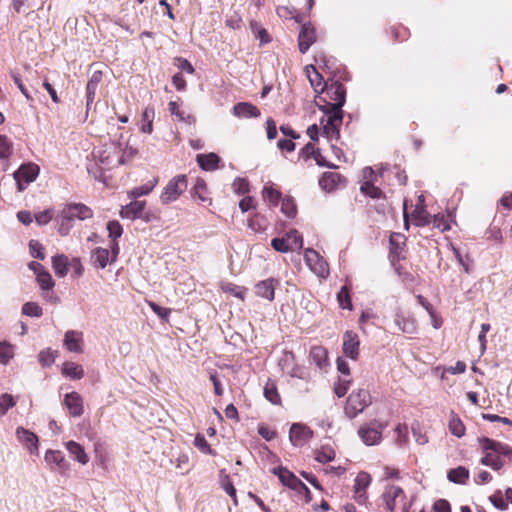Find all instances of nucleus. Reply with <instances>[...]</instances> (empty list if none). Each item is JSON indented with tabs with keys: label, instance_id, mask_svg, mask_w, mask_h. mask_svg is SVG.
Returning a JSON list of instances; mask_svg holds the SVG:
<instances>
[{
	"label": "nucleus",
	"instance_id": "obj_59",
	"mask_svg": "<svg viewBox=\"0 0 512 512\" xmlns=\"http://www.w3.org/2000/svg\"><path fill=\"white\" fill-rule=\"evenodd\" d=\"M194 445L199 450H201L203 453L212 454V449L210 448L206 438L203 435H201V434L196 435V437L194 439Z\"/></svg>",
	"mask_w": 512,
	"mask_h": 512
},
{
	"label": "nucleus",
	"instance_id": "obj_5",
	"mask_svg": "<svg viewBox=\"0 0 512 512\" xmlns=\"http://www.w3.org/2000/svg\"><path fill=\"white\" fill-rule=\"evenodd\" d=\"M186 189V175H177L167 183L160 196V200L163 204H168L173 201H176Z\"/></svg>",
	"mask_w": 512,
	"mask_h": 512
},
{
	"label": "nucleus",
	"instance_id": "obj_38",
	"mask_svg": "<svg viewBox=\"0 0 512 512\" xmlns=\"http://www.w3.org/2000/svg\"><path fill=\"white\" fill-rule=\"evenodd\" d=\"M306 73L310 84L317 91V87L321 86L324 81L322 74L313 65L306 67Z\"/></svg>",
	"mask_w": 512,
	"mask_h": 512
},
{
	"label": "nucleus",
	"instance_id": "obj_48",
	"mask_svg": "<svg viewBox=\"0 0 512 512\" xmlns=\"http://www.w3.org/2000/svg\"><path fill=\"white\" fill-rule=\"evenodd\" d=\"M281 211L288 217L294 218L297 213V208L292 198H286L282 201Z\"/></svg>",
	"mask_w": 512,
	"mask_h": 512
},
{
	"label": "nucleus",
	"instance_id": "obj_57",
	"mask_svg": "<svg viewBox=\"0 0 512 512\" xmlns=\"http://www.w3.org/2000/svg\"><path fill=\"white\" fill-rule=\"evenodd\" d=\"M149 307L151 310L162 320H165L169 317L171 309L162 307L155 302H148Z\"/></svg>",
	"mask_w": 512,
	"mask_h": 512
},
{
	"label": "nucleus",
	"instance_id": "obj_40",
	"mask_svg": "<svg viewBox=\"0 0 512 512\" xmlns=\"http://www.w3.org/2000/svg\"><path fill=\"white\" fill-rule=\"evenodd\" d=\"M265 398L274 405L281 403L280 395L274 383H267L264 387Z\"/></svg>",
	"mask_w": 512,
	"mask_h": 512
},
{
	"label": "nucleus",
	"instance_id": "obj_61",
	"mask_svg": "<svg viewBox=\"0 0 512 512\" xmlns=\"http://www.w3.org/2000/svg\"><path fill=\"white\" fill-rule=\"evenodd\" d=\"M351 381L346 379H339L338 383L334 387V392L337 397L341 398L347 393Z\"/></svg>",
	"mask_w": 512,
	"mask_h": 512
},
{
	"label": "nucleus",
	"instance_id": "obj_11",
	"mask_svg": "<svg viewBox=\"0 0 512 512\" xmlns=\"http://www.w3.org/2000/svg\"><path fill=\"white\" fill-rule=\"evenodd\" d=\"M44 460L52 471H57L61 474H65L70 468L69 462L59 450H47Z\"/></svg>",
	"mask_w": 512,
	"mask_h": 512
},
{
	"label": "nucleus",
	"instance_id": "obj_53",
	"mask_svg": "<svg viewBox=\"0 0 512 512\" xmlns=\"http://www.w3.org/2000/svg\"><path fill=\"white\" fill-rule=\"evenodd\" d=\"M233 191L243 195L249 191V182L245 178L237 177L232 184Z\"/></svg>",
	"mask_w": 512,
	"mask_h": 512
},
{
	"label": "nucleus",
	"instance_id": "obj_35",
	"mask_svg": "<svg viewBox=\"0 0 512 512\" xmlns=\"http://www.w3.org/2000/svg\"><path fill=\"white\" fill-rule=\"evenodd\" d=\"M374 179L366 180L360 187V191L373 199H378L383 195L380 188L376 187L373 183Z\"/></svg>",
	"mask_w": 512,
	"mask_h": 512
},
{
	"label": "nucleus",
	"instance_id": "obj_24",
	"mask_svg": "<svg viewBox=\"0 0 512 512\" xmlns=\"http://www.w3.org/2000/svg\"><path fill=\"white\" fill-rule=\"evenodd\" d=\"M220 157L211 152L208 154H197L196 162L202 170L205 171H214L218 168V164L220 162Z\"/></svg>",
	"mask_w": 512,
	"mask_h": 512
},
{
	"label": "nucleus",
	"instance_id": "obj_64",
	"mask_svg": "<svg viewBox=\"0 0 512 512\" xmlns=\"http://www.w3.org/2000/svg\"><path fill=\"white\" fill-rule=\"evenodd\" d=\"M175 62H176V65L177 67L188 73V74H192L194 72V68L192 66V64L185 58H182V57H177L175 58Z\"/></svg>",
	"mask_w": 512,
	"mask_h": 512
},
{
	"label": "nucleus",
	"instance_id": "obj_49",
	"mask_svg": "<svg viewBox=\"0 0 512 512\" xmlns=\"http://www.w3.org/2000/svg\"><path fill=\"white\" fill-rule=\"evenodd\" d=\"M271 246L274 250L281 253H287L291 250V244L288 242V240L285 239V237L279 238H273L271 240Z\"/></svg>",
	"mask_w": 512,
	"mask_h": 512
},
{
	"label": "nucleus",
	"instance_id": "obj_63",
	"mask_svg": "<svg viewBox=\"0 0 512 512\" xmlns=\"http://www.w3.org/2000/svg\"><path fill=\"white\" fill-rule=\"evenodd\" d=\"M222 487L226 491V493L233 499L234 503L237 504L236 490L232 482L230 481L228 475H225L224 479L222 480Z\"/></svg>",
	"mask_w": 512,
	"mask_h": 512
},
{
	"label": "nucleus",
	"instance_id": "obj_44",
	"mask_svg": "<svg viewBox=\"0 0 512 512\" xmlns=\"http://www.w3.org/2000/svg\"><path fill=\"white\" fill-rule=\"evenodd\" d=\"M22 314L28 317H41L42 308L36 302H27L22 306Z\"/></svg>",
	"mask_w": 512,
	"mask_h": 512
},
{
	"label": "nucleus",
	"instance_id": "obj_15",
	"mask_svg": "<svg viewBox=\"0 0 512 512\" xmlns=\"http://www.w3.org/2000/svg\"><path fill=\"white\" fill-rule=\"evenodd\" d=\"M16 437L31 454H38V437L35 433L23 427H18L16 429Z\"/></svg>",
	"mask_w": 512,
	"mask_h": 512
},
{
	"label": "nucleus",
	"instance_id": "obj_1",
	"mask_svg": "<svg viewBox=\"0 0 512 512\" xmlns=\"http://www.w3.org/2000/svg\"><path fill=\"white\" fill-rule=\"evenodd\" d=\"M479 442L484 452L480 462L493 470L498 471L504 466L501 456L510 457L512 455V447L505 443L487 437L479 439Z\"/></svg>",
	"mask_w": 512,
	"mask_h": 512
},
{
	"label": "nucleus",
	"instance_id": "obj_52",
	"mask_svg": "<svg viewBox=\"0 0 512 512\" xmlns=\"http://www.w3.org/2000/svg\"><path fill=\"white\" fill-rule=\"evenodd\" d=\"M107 230L109 232V237L114 241L120 238L123 233V228L121 224L116 220L109 221L107 223Z\"/></svg>",
	"mask_w": 512,
	"mask_h": 512
},
{
	"label": "nucleus",
	"instance_id": "obj_18",
	"mask_svg": "<svg viewBox=\"0 0 512 512\" xmlns=\"http://www.w3.org/2000/svg\"><path fill=\"white\" fill-rule=\"evenodd\" d=\"M102 71L95 70L92 72V74L89 77V80L86 85V109L87 112L89 111L91 105L94 102L96 91L98 89L99 84L102 81Z\"/></svg>",
	"mask_w": 512,
	"mask_h": 512
},
{
	"label": "nucleus",
	"instance_id": "obj_9",
	"mask_svg": "<svg viewBox=\"0 0 512 512\" xmlns=\"http://www.w3.org/2000/svg\"><path fill=\"white\" fill-rule=\"evenodd\" d=\"M272 472L279 477L280 481L284 485L298 490L300 493H304L307 501L311 500L308 487L303 482H301L292 472L283 467L274 468Z\"/></svg>",
	"mask_w": 512,
	"mask_h": 512
},
{
	"label": "nucleus",
	"instance_id": "obj_58",
	"mask_svg": "<svg viewBox=\"0 0 512 512\" xmlns=\"http://www.w3.org/2000/svg\"><path fill=\"white\" fill-rule=\"evenodd\" d=\"M489 499H490L491 503L493 504V506L501 511H504L508 508V504L503 499L500 491H497L496 493L491 495L489 497Z\"/></svg>",
	"mask_w": 512,
	"mask_h": 512
},
{
	"label": "nucleus",
	"instance_id": "obj_62",
	"mask_svg": "<svg viewBox=\"0 0 512 512\" xmlns=\"http://www.w3.org/2000/svg\"><path fill=\"white\" fill-rule=\"evenodd\" d=\"M53 218V213L51 209H46L42 212H39L35 215V220L38 225L43 226L48 224Z\"/></svg>",
	"mask_w": 512,
	"mask_h": 512
},
{
	"label": "nucleus",
	"instance_id": "obj_10",
	"mask_svg": "<svg viewBox=\"0 0 512 512\" xmlns=\"http://www.w3.org/2000/svg\"><path fill=\"white\" fill-rule=\"evenodd\" d=\"M306 265L318 276L326 277L329 274L328 264L314 249L308 248L304 252Z\"/></svg>",
	"mask_w": 512,
	"mask_h": 512
},
{
	"label": "nucleus",
	"instance_id": "obj_50",
	"mask_svg": "<svg viewBox=\"0 0 512 512\" xmlns=\"http://www.w3.org/2000/svg\"><path fill=\"white\" fill-rule=\"evenodd\" d=\"M12 153V143L5 135H0V159H8Z\"/></svg>",
	"mask_w": 512,
	"mask_h": 512
},
{
	"label": "nucleus",
	"instance_id": "obj_2",
	"mask_svg": "<svg viewBox=\"0 0 512 512\" xmlns=\"http://www.w3.org/2000/svg\"><path fill=\"white\" fill-rule=\"evenodd\" d=\"M93 216V211L90 207L86 206L82 203H68L56 216V221L59 224L58 232L62 236H66L69 234L70 230L73 228L74 221L86 220Z\"/></svg>",
	"mask_w": 512,
	"mask_h": 512
},
{
	"label": "nucleus",
	"instance_id": "obj_55",
	"mask_svg": "<svg viewBox=\"0 0 512 512\" xmlns=\"http://www.w3.org/2000/svg\"><path fill=\"white\" fill-rule=\"evenodd\" d=\"M397 439L396 442L399 446H403L408 441V427L405 424H399L396 429Z\"/></svg>",
	"mask_w": 512,
	"mask_h": 512
},
{
	"label": "nucleus",
	"instance_id": "obj_8",
	"mask_svg": "<svg viewBox=\"0 0 512 512\" xmlns=\"http://www.w3.org/2000/svg\"><path fill=\"white\" fill-rule=\"evenodd\" d=\"M39 174V167L34 163L21 165L13 174L19 191L26 189L27 185L33 182Z\"/></svg>",
	"mask_w": 512,
	"mask_h": 512
},
{
	"label": "nucleus",
	"instance_id": "obj_29",
	"mask_svg": "<svg viewBox=\"0 0 512 512\" xmlns=\"http://www.w3.org/2000/svg\"><path fill=\"white\" fill-rule=\"evenodd\" d=\"M310 357L316 366L320 369L326 367L328 355L325 348L321 346H314L310 350Z\"/></svg>",
	"mask_w": 512,
	"mask_h": 512
},
{
	"label": "nucleus",
	"instance_id": "obj_21",
	"mask_svg": "<svg viewBox=\"0 0 512 512\" xmlns=\"http://www.w3.org/2000/svg\"><path fill=\"white\" fill-rule=\"evenodd\" d=\"M146 202L145 201H131L129 204L123 206L120 210V216L126 219H137L142 217Z\"/></svg>",
	"mask_w": 512,
	"mask_h": 512
},
{
	"label": "nucleus",
	"instance_id": "obj_3",
	"mask_svg": "<svg viewBox=\"0 0 512 512\" xmlns=\"http://www.w3.org/2000/svg\"><path fill=\"white\" fill-rule=\"evenodd\" d=\"M321 92L326 94L328 100L320 97V100L323 101L322 105L318 104L320 111L324 114L343 112V106L346 102V89L339 81L335 80L330 84L325 83L321 88Z\"/></svg>",
	"mask_w": 512,
	"mask_h": 512
},
{
	"label": "nucleus",
	"instance_id": "obj_25",
	"mask_svg": "<svg viewBox=\"0 0 512 512\" xmlns=\"http://www.w3.org/2000/svg\"><path fill=\"white\" fill-rule=\"evenodd\" d=\"M65 447L69 451L70 455L80 464L85 465L88 463L89 457L82 445L73 440H70L65 443Z\"/></svg>",
	"mask_w": 512,
	"mask_h": 512
},
{
	"label": "nucleus",
	"instance_id": "obj_31",
	"mask_svg": "<svg viewBox=\"0 0 512 512\" xmlns=\"http://www.w3.org/2000/svg\"><path fill=\"white\" fill-rule=\"evenodd\" d=\"M36 279L40 288L46 292V295L44 297L51 298L50 294H52V289L55 285V282L52 279L50 273L47 270H45L44 272H41V274L38 275Z\"/></svg>",
	"mask_w": 512,
	"mask_h": 512
},
{
	"label": "nucleus",
	"instance_id": "obj_20",
	"mask_svg": "<svg viewBox=\"0 0 512 512\" xmlns=\"http://www.w3.org/2000/svg\"><path fill=\"white\" fill-rule=\"evenodd\" d=\"M233 115L238 118H258L260 110L250 102H239L233 106Z\"/></svg>",
	"mask_w": 512,
	"mask_h": 512
},
{
	"label": "nucleus",
	"instance_id": "obj_32",
	"mask_svg": "<svg viewBox=\"0 0 512 512\" xmlns=\"http://www.w3.org/2000/svg\"><path fill=\"white\" fill-rule=\"evenodd\" d=\"M447 477L453 483L464 484L469 478V471L465 467L459 466L451 469Z\"/></svg>",
	"mask_w": 512,
	"mask_h": 512
},
{
	"label": "nucleus",
	"instance_id": "obj_54",
	"mask_svg": "<svg viewBox=\"0 0 512 512\" xmlns=\"http://www.w3.org/2000/svg\"><path fill=\"white\" fill-rule=\"evenodd\" d=\"M223 291L233 294L235 297L244 299V296L246 294V289L236 286L232 283H226L222 286Z\"/></svg>",
	"mask_w": 512,
	"mask_h": 512
},
{
	"label": "nucleus",
	"instance_id": "obj_36",
	"mask_svg": "<svg viewBox=\"0 0 512 512\" xmlns=\"http://www.w3.org/2000/svg\"><path fill=\"white\" fill-rule=\"evenodd\" d=\"M153 117H154V110L152 108H145V110L142 113V124H141V131L144 133L151 134L153 131Z\"/></svg>",
	"mask_w": 512,
	"mask_h": 512
},
{
	"label": "nucleus",
	"instance_id": "obj_51",
	"mask_svg": "<svg viewBox=\"0 0 512 512\" xmlns=\"http://www.w3.org/2000/svg\"><path fill=\"white\" fill-rule=\"evenodd\" d=\"M15 405L12 395L4 393L0 396V415L3 416L7 411Z\"/></svg>",
	"mask_w": 512,
	"mask_h": 512
},
{
	"label": "nucleus",
	"instance_id": "obj_16",
	"mask_svg": "<svg viewBox=\"0 0 512 512\" xmlns=\"http://www.w3.org/2000/svg\"><path fill=\"white\" fill-rule=\"evenodd\" d=\"M360 341L358 335L353 331H346L343 337V352L344 354L356 360L359 354Z\"/></svg>",
	"mask_w": 512,
	"mask_h": 512
},
{
	"label": "nucleus",
	"instance_id": "obj_13",
	"mask_svg": "<svg viewBox=\"0 0 512 512\" xmlns=\"http://www.w3.org/2000/svg\"><path fill=\"white\" fill-rule=\"evenodd\" d=\"M316 41V31L311 22L303 23L298 35V47L305 54Z\"/></svg>",
	"mask_w": 512,
	"mask_h": 512
},
{
	"label": "nucleus",
	"instance_id": "obj_56",
	"mask_svg": "<svg viewBox=\"0 0 512 512\" xmlns=\"http://www.w3.org/2000/svg\"><path fill=\"white\" fill-rule=\"evenodd\" d=\"M194 195L202 202L207 200L206 197V183L203 179H198L194 185Z\"/></svg>",
	"mask_w": 512,
	"mask_h": 512
},
{
	"label": "nucleus",
	"instance_id": "obj_12",
	"mask_svg": "<svg viewBox=\"0 0 512 512\" xmlns=\"http://www.w3.org/2000/svg\"><path fill=\"white\" fill-rule=\"evenodd\" d=\"M313 437V431L300 423L292 424L289 431V439L294 446L301 447Z\"/></svg>",
	"mask_w": 512,
	"mask_h": 512
},
{
	"label": "nucleus",
	"instance_id": "obj_30",
	"mask_svg": "<svg viewBox=\"0 0 512 512\" xmlns=\"http://www.w3.org/2000/svg\"><path fill=\"white\" fill-rule=\"evenodd\" d=\"M62 374L74 380H79L84 376V370L81 365L74 362H65L62 368Z\"/></svg>",
	"mask_w": 512,
	"mask_h": 512
},
{
	"label": "nucleus",
	"instance_id": "obj_22",
	"mask_svg": "<svg viewBox=\"0 0 512 512\" xmlns=\"http://www.w3.org/2000/svg\"><path fill=\"white\" fill-rule=\"evenodd\" d=\"M371 482V477L366 472H360L356 479L354 484V492H355V498L359 503H364L366 496H365V489L368 487V485Z\"/></svg>",
	"mask_w": 512,
	"mask_h": 512
},
{
	"label": "nucleus",
	"instance_id": "obj_17",
	"mask_svg": "<svg viewBox=\"0 0 512 512\" xmlns=\"http://www.w3.org/2000/svg\"><path fill=\"white\" fill-rule=\"evenodd\" d=\"M414 224L418 227H424L431 223L430 215L426 210L424 195L418 196L417 204L412 212Z\"/></svg>",
	"mask_w": 512,
	"mask_h": 512
},
{
	"label": "nucleus",
	"instance_id": "obj_4",
	"mask_svg": "<svg viewBox=\"0 0 512 512\" xmlns=\"http://www.w3.org/2000/svg\"><path fill=\"white\" fill-rule=\"evenodd\" d=\"M371 395L366 389H358L353 391L347 398L344 408L345 415L353 419L364 411L371 404Z\"/></svg>",
	"mask_w": 512,
	"mask_h": 512
},
{
	"label": "nucleus",
	"instance_id": "obj_7",
	"mask_svg": "<svg viewBox=\"0 0 512 512\" xmlns=\"http://www.w3.org/2000/svg\"><path fill=\"white\" fill-rule=\"evenodd\" d=\"M324 115L321 119L323 135L329 141L338 140L340 138V126L343 122L344 112H330Z\"/></svg>",
	"mask_w": 512,
	"mask_h": 512
},
{
	"label": "nucleus",
	"instance_id": "obj_26",
	"mask_svg": "<svg viewBox=\"0 0 512 512\" xmlns=\"http://www.w3.org/2000/svg\"><path fill=\"white\" fill-rule=\"evenodd\" d=\"M82 333L77 331H68L64 337V345L71 352H81Z\"/></svg>",
	"mask_w": 512,
	"mask_h": 512
},
{
	"label": "nucleus",
	"instance_id": "obj_33",
	"mask_svg": "<svg viewBox=\"0 0 512 512\" xmlns=\"http://www.w3.org/2000/svg\"><path fill=\"white\" fill-rule=\"evenodd\" d=\"M168 110L170 114L177 117L179 121L189 124L194 121V118L190 114H186L180 109V105L177 101H170L168 104Z\"/></svg>",
	"mask_w": 512,
	"mask_h": 512
},
{
	"label": "nucleus",
	"instance_id": "obj_28",
	"mask_svg": "<svg viewBox=\"0 0 512 512\" xmlns=\"http://www.w3.org/2000/svg\"><path fill=\"white\" fill-rule=\"evenodd\" d=\"M68 258L63 254L55 255L52 258V267L58 277H64L68 273Z\"/></svg>",
	"mask_w": 512,
	"mask_h": 512
},
{
	"label": "nucleus",
	"instance_id": "obj_43",
	"mask_svg": "<svg viewBox=\"0 0 512 512\" xmlns=\"http://www.w3.org/2000/svg\"><path fill=\"white\" fill-rule=\"evenodd\" d=\"M13 356V347L5 341H0V364H7Z\"/></svg>",
	"mask_w": 512,
	"mask_h": 512
},
{
	"label": "nucleus",
	"instance_id": "obj_60",
	"mask_svg": "<svg viewBox=\"0 0 512 512\" xmlns=\"http://www.w3.org/2000/svg\"><path fill=\"white\" fill-rule=\"evenodd\" d=\"M335 458V453L332 449H323L318 451L315 456V460L320 463H327Z\"/></svg>",
	"mask_w": 512,
	"mask_h": 512
},
{
	"label": "nucleus",
	"instance_id": "obj_46",
	"mask_svg": "<svg viewBox=\"0 0 512 512\" xmlns=\"http://www.w3.org/2000/svg\"><path fill=\"white\" fill-rule=\"evenodd\" d=\"M56 351H52L51 349L42 350L38 355L39 363L43 367L51 366L55 361Z\"/></svg>",
	"mask_w": 512,
	"mask_h": 512
},
{
	"label": "nucleus",
	"instance_id": "obj_37",
	"mask_svg": "<svg viewBox=\"0 0 512 512\" xmlns=\"http://www.w3.org/2000/svg\"><path fill=\"white\" fill-rule=\"evenodd\" d=\"M449 430L450 432L455 435L456 437H462L465 434V427L460 420V418L455 415L451 414L450 420H449Z\"/></svg>",
	"mask_w": 512,
	"mask_h": 512
},
{
	"label": "nucleus",
	"instance_id": "obj_39",
	"mask_svg": "<svg viewBox=\"0 0 512 512\" xmlns=\"http://www.w3.org/2000/svg\"><path fill=\"white\" fill-rule=\"evenodd\" d=\"M156 183H157V180L154 179L151 182H148V183H146V184H144L142 186L134 188L133 190H131L129 192V197H131L133 199H136L138 197L148 195L153 190V188L155 187Z\"/></svg>",
	"mask_w": 512,
	"mask_h": 512
},
{
	"label": "nucleus",
	"instance_id": "obj_19",
	"mask_svg": "<svg viewBox=\"0 0 512 512\" xmlns=\"http://www.w3.org/2000/svg\"><path fill=\"white\" fill-rule=\"evenodd\" d=\"M64 404L72 417H80L83 412V399L77 392L67 393L64 397Z\"/></svg>",
	"mask_w": 512,
	"mask_h": 512
},
{
	"label": "nucleus",
	"instance_id": "obj_34",
	"mask_svg": "<svg viewBox=\"0 0 512 512\" xmlns=\"http://www.w3.org/2000/svg\"><path fill=\"white\" fill-rule=\"evenodd\" d=\"M91 258L95 265L104 269L109 261V251L108 249L97 247L93 251Z\"/></svg>",
	"mask_w": 512,
	"mask_h": 512
},
{
	"label": "nucleus",
	"instance_id": "obj_27",
	"mask_svg": "<svg viewBox=\"0 0 512 512\" xmlns=\"http://www.w3.org/2000/svg\"><path fill=\"white\" fill-rule=\"evenodd\" d=\"M274 290H275V287H274L273 279H266V280L260 281L255 286V293L258 296L265 298L269 301H272L274 299Z\"/></svg>",
	"mask_w": 512,
	"mask_h": 512
},
{
	"label": "nucleus",
	"instance_id": "obj_47",
	"mask_svg": "<svg viewBox=\"0 0 512 512\" xmlns=\"http://www.w3.org/2000/svg\"><path fill=\"white\" fill-rule=\"evenodd\" d=\"M29 251L33 258H36L39 260H43L45 258L44 247L37 240L32 239L29 241Z\"/></svg>",
	"mask_w": 512,
	"mask_h": 512
},
{
	"label": "nucleus",
	"instance_id": "obj_23",
	"mask_svg": "<svg viewBox=\"0 0 512 512\" xmlns=\"http://www.w3.org/2000/svg\"><path fill=\"white\" fill-rule=\"evenodd\" d=\"M344 180V177L338 173L325 172L319 179V185L323 190L330 192L333 191Z\"/></svg>",
	"mask_w": 512,
	"mask_h": 512
},
{
	"label": "nucleus",
	"instance_id": "obj_6",
	"mask_svg": "<svg viewBox=\"0 0 512 512\" xmlns=\"http://www.w3.org/2000/svg\"><path fill=\"white\" fill-rule=\"evenodd\" d=\"M386 427L387 423L373 420L369 424L362 425L358 430V435L366 445H376L380 443L382 432Z\"/></svg>",
	"mask_w": 512,
	"mask_h": 512
},
{
	"label": "nucleus",
	"instance_id": "obj_42",
	"mask_svg": "<svg viewBox=\"0 0 512 512\" xmlns=\"http://www.w3.org/2000/svg\"><path fill=\"white\" fill-rule=\"evenodd\" d=\"M337 300L342 309H351V296L350 291L347 286H342L340 291L337 294Z\"/></svg>",
	"mask_w": 512,
	"mask_h": 512
},
{
	"label": "nucleus",
	"instance_id": "obj_45",
	"mask_svg": "<svg viewBox=\"0 0 512 512\" xmlns=\"http://www.w3.org/2000/svg\"><path fill=\"white\" fill-rule=\"evenodd\" d=\"M262 194L263 198L269 201L273 206H277L281 199V193L272 187L265 186L263 188Z\"/></svg>",
	"mask_w": 512,
	"mask_h": 512
},
{
	"label": "nucleus",
	"instance_id": "obj_41",
	"mask_svg": "<svg viewBox=\"0 0 512 512\" xmlns=\"http://www.w3.org/2000/svg\"><path fill=\"white\" fill-rule=\"evenodd\" d=\"M285 239L290 242L291 250L301 249L303 247V237L296 229L288 231Z\"/></svg>",
	"mask_w": 512,
	"mask_h": 512
},
{
	"label": "nucleus",
	"instance_id": "obj_14",
	"mask_svg": "<svg viewBox=\"0 0 512 512\" xmlns=\"http://www.w3.org/2000/svg\"><path fill=\"white\" fill-rule=\"evenodd\" d=\"M404 498L405 494L402 488L395 485H387L382 494V500L389 511H393Z\"/></svg>",
	"mask_w": 512,
	"mask_h": 512
}]
</instances>
